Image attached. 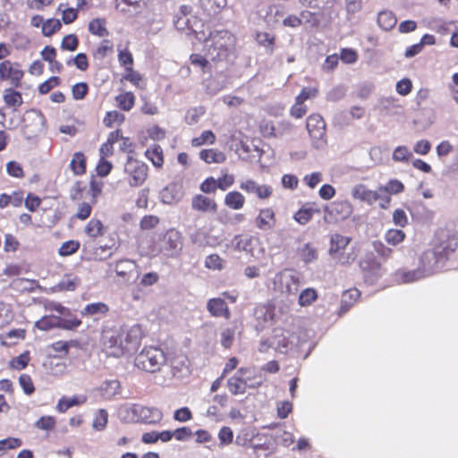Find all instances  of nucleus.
<instances>
[{
    "label": "nucleus",
    "mask_w": 458,
    "mask_h": 458,
    "mask_svg": "<svg viewBox=\"0 0 458 458\" xmlns=\"http://www.w3.org/2000/svg\"><path fill=\"white\" fill-rule=\"evenodd\" d=\"M133 329L127 331L124 328H106L102 333V346L108 356L120 357L129 351V345L135 342L132 336Z\"/></svg>",
    "instance_id": "1"
},
{
    "label": "nucleus",
    "mask_w": 458,
    "mask_h": 458,
    "mask_svg": "<svg viewBox=\"0 0 458 458\" xmlns=\"http://www.w3.org/2000/svg\"><path fill=\"white\" fill-rule=\"evenodd\" d=\"M273 437L271 435L259 432L257 428L247 427L242 428L236 436V445L243 447H251L258 450H273Z\"/></svg>",
    "instance_id": "2"
},
{
    "label": "nucleus",
    "mask_w": 458,
    "mask_h": 458,
    "mask_svg": "<svg viewBox=\"0 0 458 458\" xmlns=\"http://www.w3.org/2000/svg\"><path fill=\"white\" fill-rule=\"evenodd\" d=\"M121 412L123 419L128 422L157 424L163 419V413L159 409L140 404L125 406Z\"/></svg>",
    "instance_id": "3"
},
{
    "label": "nucleus",
    "mask_w": 458,
    "mask_h": 458,
    "mask_svg": "<svg viewBox=\"0 0 458 458\" xmlns=\"http://www.w3.org/2000/svg\"><path fill=\"white\" fill-rule=\"evenodd\" d=\"M234 42V37L227 30L212 32L207 39L208 55L213 60H222L233 50Z\"/></svg>",
    "instance_id": "4"
},
{
    "label": "nucleus",
    "mask_w": 458,
    "mask_h": 458,
    "mask_svg": "<svg viewBox=\"0 0 458 458\" xmlns=\"http://www.w3.org/2000/svg\"><path fill=\"white\" fill-rule=\"evenodd\" d=\"M300 288L298 274L292 269H284L273 278V290L284 297L295 296Z\"/></svg>",
    "instance_id": "5"
},
{
    "label": "nucleus",
    "mask_w": 458,
    "mask_h": 458,
    "mask_svg": "<svg viewBox=\"0 0 458 458\" xmlns=\"http://www.w3.org/2000/svg\"><path fill=\"white\" fill-rule=\"evenodd\" d=\"M165 361L164 352L154 347L143 349L134 359V364L137 368L150 373L159 370Z\"/></svg>",
    "instance_id": "6"
},
{
    "label": "nucleus",
    "mask_w": 458,
    "mask_h": 458,
    "mask_svg": "<svg viewBox=\"0 0 458 458\" xmlns=\"http://www.w3.org/2000/svg\"><path fill=\"white\" fill-rule=\"evenodd\" d=\"M306 128L313 147L318 149L324 148L327 145V139L326 123L323 117L318 114H310L307 118Z\"/></svg>",
    "instance_id": "7"
},
{
    "label": "nucleus",
    "mask_w": 458,
    "mask_h": 458,
    "mask_svg": "<svg viewBox=\"0 0 458 458\" xmlns=\"http://www.w3.org/2000/svg\"><path fill=\"white\" fill-rule=\"evenodd\" d=\"M450 250L443 245L436 246L423 253L420 258V263L423 267L424 275L431 274L440 267V265L447 259Z\"/></svg>",
    "instance_id": "8"
},
{
    "label": "nucleus",
    "mask_w": 458,
    "mask_h": 458,
    "mask_svg": "<svg viewBox=\"0 0 458 458\" xmlns=\"http://www.w3.org/2000/svg\"><path fill=\"white\" fill-rule=\"evenodd\" d=\"M182 235L174 229L168 230L159 244V252L165 258H176L182 249Z\"/></svg>",
    "instance_id": "9"
},
{
    "label": "nucleus",
    "mask_w": 458,
    "mask_h": 458,
    "mask_svg": "<svg viewBox=\"0 0 458 458\" xmlns=\"http://www.w3.org/2000/svg\"><path fill=\"white\" fill-rule=\"evenodd\" d=\"M232 246L235 250L246 252L255 259H259L265 252L259 239L249 235L234 236L232 240Z\"/></svg>",
    "instance_id": "10"
},
{
    "label": "nucleus",
    "mask_w": 458,
    "mask_h": 458,
    "mask_svg": "<svg viewBox=\"0 0 458 458\" xmlns=\"http://www.w3.org/2000/svg\"><path fill=\"white\" fill-rule=\"evenodd\" d=\"M331 245L329 249L330 255L336 259L339 263L344 265L352 262L355 259L353 251L344 253V250L350 243V238L341 235L334 234L330 240Z\"/></svg>",
    "instance_id": "11"
},
{
    "label": "nucleus",
    "mask_w": 458,
    "mask_h": 458,
    "mask_svg": "<svg viewBox=\"0 0 458 458\" xmlns=\"http://www.w3.org/2000/svg\"><path fill=\"white\" fill-rule=\"evenodd\" d=\"M124 172L129 176V184L133 187L141 185L148 176V166L145 163L128 157L124 165Z\"/></svg>",
    "instance_id": "12"
},
{
    "label": "nucleus",
    "mask_w": 458,
    "mask_h": 458,
    "mask_svg": "<svg viewBox=\"0 0 458 458\" xmlns=\"http://www.w3.org/2000/svg\"><path fill=\"white\" fill-rule=\"evenodd\" d=\"M249 372V369H240L235 376L228 379L227 386L233 394H244L247 388L255 389L261 386V379L249 383V377H246Z\"/></svg>",
    "instance_id": "13"
},
{
    "label": "nucleus",
    "mask_w": 458,
    "mask_h": 458,
    "mask_svg": "<svg viewBox=\"0 0 458 458\" xmlns=\"http://www.w3.org/2000/svg\"><path fill=\"white\" fill-rule=\"evenodd\" d=\"M239 188L249 195L259 199H267L273 194V187L268 184H260L251 178H244L240 181Z\"/></svg>",
    "instance_id": "14"
},
{
    "label": "nucleus",
    "mask_w": 458,
    "mask_h": 458,
    "mask_svg": "<svg viewBox=\"0 0 458 458\" xmlns=\"http://www.w3.org/2000/svg\"><path fill=\"white\" fill-rule=\"evenodd\" d=\"M24 75L20 64L9 60L0 63V79L9 81L13 87H19Z\"/></svg>",
    "instance_id": "15"
},
{
    "label": "nucleus",
    "mask_w": 458,
    "mask_h": 458,
    "mask_svg": "<svg viewBox=\"0 0 458 458\" xmlns=\"http://www.w3.org/2000/svg\"><path fill=\"white\" fill-rule=\"evenodd\" d=\"M110 247L106 245L97 246L92 241H87L83 243L82 251L85 258L89 260H103L109 257L110 254H106V250Z\"/></svg>",
    "instance_id": "16"
},
{
    "label": "nucleus",
    "mask_w": 458,
    "mask_h": 458,
    "mask_svg": "<svg viewBox=\"0 0 458 458\" xmlns=\"http://www.w3.org/2000/svg\"><path fill=\"white\" fill-rule=\"evenodd\" d=\"M256 226L261 231H268L275 227L276 214L270 208H261L255 218Z\"/></svg>",
    "instance_id": "17"
},
{
    "label": "nucleus",
    "mask_w": 458,
    "mask_h": 458,
    "mask_svg": "<svg viewBox=\"0 0 458 458\" xmlns=\"http://www.w3.org/2000/svg\"><path fill=\"white\" fill-rule=\"evenodd\" d=\"M351 195L352 199L365 202L368 205H373L378 198L375 191L368 189L367 186L362 183L352 186Z\"/></svg>",
    "instance_id": "18"
},
{
    "label": "nucleus",
    "mask_w": 458,
    "mask_h": 458,
    "mask_svg": "<svg viewBox=\"0 0 458 458\" xmlns=\"http://www.w3.org/2000/svg\"><path fill=\"white\" fill-rule=\"evenodd\" d=\"M191 208L200 212H216L217 205L216 201L201 194L194 196L191 199Z\"/></svg>",
    "instance_id": "19"
},
{
    "label": "nucleus",
    "mask_w": 458,
    "mask_h": 458,
    "mask_svg": "<svg viewBox=\"0 0 458 458\" xmlns=\"http://www.w3.org/2000/svg\"><path fill=\"white\" fill-rule=\"evenodd\" d=\"M96 391L104 400H111L120 393V382L116 379L104 381Z\"/></svg>",
    "instance_id": "20"
},
{
    "label": "nucleus",
    "mask_w": 458,
    "mask_h": 458,
    "mask_svg": "<svg viewBox=\"0 0 458 458\" xmlns=\"http://www.w3.org/2000/svg\"><path fill=\"white\" fill-rule=\"evenodd\" d=\"M191 242L199 247L216 246L218 244V238L209 234L204 229H198L191 235Z\"/></svg>",
    "instance_id": "21"
},
{
    "label": "nucleus",
    "mask_w": 458,
    "mask_h": 458,
    "mask_svg": "<svg viewBox=\"0 0 458 458\" xmlns=\"http://www.w3.org/2000/svg\"><path fill=\"white\" fill-rule=\"evenodd\" d=\"M289 333L283 329H275L273 335L271 336L274 350L280 352H287L289 345L292 344V341L289 339Z\"/></svg>",
    "instance_id": "22"
},
{
    "label": "nucleus",
    "mask_w": 458,
    "mask_h": 458,
    "mask_svg": "<svg viewBox=\"0 0 458 458\" xmlns=\"http://www.w3.org/2000/svg\"><path fill=\"white\" fill-rule=\"evenodd\" d=\"M182 198V194L175 184L167 185L159 193V199L164 204L173 205L178 203Z\"/></svg>",
    "instance_id": "23"
},
{
    "label": "nucleus",
    "mask_w": 458,
    "mask_h": 458,
    "mask_svg": "<svg viewBox=\"0 0 458 458\" xmlns=\"http://www.w3.org/2000/svg\"><path fill=\"white\" fill-rule=\"evenodd\" d=\"M207 309L214 317L230 318V311L225 301L220 298H213L208 301Z\"/></svg>",
    "instance_id": "24"
},
{
    "label": "nucleus",
    "mask_w": 458,
    "mask_h": 458,
    "mask_svg": "<svg viewBox=\"0 0 458 458\" xmlns=\"http://www.w3.org/2000/svg\"><path fill=\"white\" fill-rule=\"evenodd\" d=\"M87 402V395L85 394H77L73 395L72 397H62L56 405V410L64 413L68 409L73 407V406H79L81 404H84Z\"/></svg>",
    "instance_id": "25"
},
{
    "label": "nucleus",
    "mask_w": 458,
    "mask_h": 458,
    "mask_svg": "<svg viewBox=\"0 0 458 458\" xmlns=\"http://www.w3.org/2000/svg\"><path fill=\"white\" fill-rule=\"evenodd\" d=\"M109 267L114 268L118 276L125 277L136 271L137 265L133 260L124 259L114 264H109Z\"/></svg>",
    "instance_id": "26"
},
{
    "label": "nucleus",
    "mask_w": 458,
    "mask_h": 458,
    "mask_svg": "<svg viewBox=\"0 0 458 458\" xmlns=\"http://www.w3.org/2000/svg\"><path fill=\"white\" fill-rule=\"evenodd\" d=\"M329 212L336 215L337 219H344L352 214V206L348 200L335 201Z\"/></svg>",
    "instance_id": "27"
},
{
    "label": "nucleus",
    "mask_w": 458,
    "mask_h": 458,
    "mask_svg": "<svg viewBox=\"0 0 458 458\" xmlns=\"http://www.w3.org/2000/svg\"><path fill=\"white\" fill-rule=\"evenodd\" d=\"M199 157L207 164H221L225 161V155L218 149H203L199 152Z\"/></svg>",
    "instance_id": "28"
},
{
    "label": "nucleus",
    "mask_w": 458,
    "mask_h": 458,
    "mask_svg": "<svg viewBox=\"0 0 458 458\" xmlns=\"http://www.w3.org/2000/svg\"><path fill=\"white\" fill-rule=\"evenodd\" d=\"M225 204L231 209L239 210L245 204V197L240 191H230L225 196Z\"/></svg>",
    "instance_id": "29"
},
{
    "label": "nucleus",
    "mask_w": 458,
    "mask_h": 458,
    "mask_svg": "<svg viewBox=\"0 0 458 458\" xmlns=\"http://www.w3.org/2000/svg\"><path fill=\"white\" fill-rule=\"evenodd\" d=\"M25 337V330L21 328L13 329L6 334L0 335V344L4 346L14 345L19 340Z\"/></svg>",
    "instance_id": "30"
},
{
    "label": "nucleus",
    "mask_w": 458,
    "mask_h": 458,
    "mask_svg": "<svg viewBox=\"0 0 458 458\" xmlns=\"http://www.w3.org/2000/svg\"><path fill=\"white\" fill-rule=\"evenodd\" d=\"M62 318L57 316H44L39 320L35 322L34 327L42 331H48L50 329L60 327Z\"/></svg>",
    "instance_id": "31"
},
{
    "label": "nucleus",
    "mask_w": 458,
    "mask_h": 458,
    "mask_svg": "<svg viewBox=\"0 0 458 458\" xmlns=\"http://www.w3.org/2000/svg\"><path fill=\"white\" fill-rule=\"evenodd\" d=\"M396 22L397 19L390 11L380 12L377 15V24L384 30H392Z\"/></svg>",
    "instance_id": "32"
},
{
    "label": "nucleus",
    "mask_w": 458,
    "mask_h": 458,
    "mask_svg": "<svg viewBox=\"0 0 458 458\" xmlns=\"http://www.w3.org/2000/svg\"><path fill=\"white\" fill-rule=\"evenodd\" d=\"M146 157L151 161L154 166L161 167L164 163L163 151L160 146L154 144L145 152Z\"/></svg>",
    "instance_id": "33"
},
{
    "label": "nucleus",
    "mask_w": 458,
    "mask_h": 458,
    "mask_svg": "<svg viewBox=\"0 0 458 458\" xmlns=\"http://www.w3.org/2000/svg\"><path fill=\"white\" fill-rule=\"evenodd\" d=\"M84 233L90 238L104 234V225L99 219L92 218L84 227Z\"/></svg>",
    "instance_id": "34"
},
{
    "label": "nucleus",
    "mask_w": 458,
    "mask_h": 458,
    "mask_svg": "<svg viewBox=\"0 0 458 458\" xmlns=\"http://www.w3.org/2000/svg\"><path fill=\"white\" fill-rule=\"evenodd\" d=\"M89 30L91 34L101 38L106 37L109 34L106 29V21L102 18L93 19L89 23Z\"/></svg>",
    "instance_id": "35"
},
{
    "label": "nucleus",
    "mask_w": 458,
    "mask_h": 458,
    "mask_svg": "<svg viewBox=\"0 0 458 458\" xmlns=\"http://www.w3.org/2000/svg\"><path fill=\"white\" fill-rule=\"evenodd\" d=\"M70 167L75 175H81L86 171V158L83 153L76 152L73 154L70 163Z\"/></svg>",
    "instance_id": "36"
},
{
    "label": "nucleus",
    "mask_w": 458,
    "mask_h": 458,
    "mask_svg": "<svg viewBox=\"0 0 458 458\" xmlns=\"http://www.w3.org/2000/svg\"><path fill=\"white\" fill-rule=\"evenodd\" d=\"M406 235L401 229H388L384 235L386 243L392 246H397L403 242Z\"/></svg>",
    "instance_id": "37"
},
{
    "label": "nucleus",
    "mask_w": 458,
    "mask_h": 458,
    "mask_svg": "<svg viewBox=\"0 0 458 458\" xmlns=\"http://www.w3.org/2000/svg\"><path fill=\"white\" fill-rule=\"evenodd\" d=\"M403 183L397 179H391L385 185L379 186V191H384L389 195H396L403 192Z\"/></svg>",
    "instance_id": "38"
},
{
    "label": "nucleus",
    "mask_w": 458,
    "mask_h": 458,
    "mask_svg": "<svg viewBox=\"0 0 458 458\" xmlns=\"http://www.w3.org/2000/svg\"><path fill=\"white\" fill-rule=\"evenodd\" d=\"M109 310L108 306L104 302H94L86 305L81 311V315H105Z\"/></svg>",
    "instance_id": "39"
},
{
    "label": "nucleus",
    "mask_w": 458,
    "mask_h": 458,
    "mask_svg": "<svg viewBox=\"0 0 458 458\" xmlns=\"http://www.w3.org/2000/svg\"><path fill=\"white\" fill-rule=\"evenodd\" d=\"M116 102L119 107L124 111H130L135 102V97L131 92H124L116 97Z\"/></svg>",
    "instance_id": "40"
},
{
    "label": "nucleus",
    "mask_w": 458,
    "mask_h": 458,
    "mask_svg": "<svg viewBox=\"0 0 458 458\" xmlns=\"http://www.w3.org/2000/svg\"><path fill=\"white\" fill-rule=\"evenodd\" d=\"M412 157L411 151L406 146L396 147L392 155V158L395 162L407 163Z\"/></svg>",
    "instance_id": "41"
},
{
    "label": "nucleus",
    "mask_w": 458,
    "mask_h": 458,
    "mask_svg": "<svg viewBox=\"0 0 458 458\" xmlns=\"http://www.w3.org/2000/svg\"><path fill=\"white\" fill-rule=\"evenodd\" d=\"M4 100L7 106H18L22 104V98L21 93L12 89H7L4 91Z\"/></svg>",
    "instance_id": "42"
},
{
    "label": "nucleus",
    "mask_w": 458,
    "mask_h": 458,
    "mask_svg": "<svg viewBox=\"0 0 458 458\" xmlns=\"http://www.w3.org/2000/svg\"><path fill=\"white\" fill-rule=\"evenodd\" d=\"M318 298V294L315 289L306 288L301 292L298 299V303L302 306H309Z\"/></svg>",
    "instance_id": "43"
},
{
    "label": "nucleus",
    "mask_w": 458,
    "mask_h": 458,
    "mask_svg": "<svg viewBox=\"0 0 458 458\" xmlns=\"http://www.w3.org/2000/svg\"><path fill=\"white\" fill-rule=\"evenodd\" d=\"M173 376L175 377H184L189 372V368L184 358L174 359L172 362Z\"/></svg>",
    "instance_id": "44"
},
{
    "label": "nucleus",
    "mask_w": 458,
    "mask_h": 458,
    "mask_svg": "<svg viewBox=\"0 0 458 458\" xmlns=\"http://www.w3.org/2000/svg\"><path fill=\"white\" fill-rule=\"evenodd\" d=\"M108 422V413L105 409H100L97 411L93 420L92 427L98 431H102L106 428Z\"/></svg>",
    "instance_id": "45"
},
{
    "label": "nucleus",
    "mask_w": 458,
    "mask_h": 458,
    "mask_svg": "<svg viewBox=\"0 0 458 458\" xmlns=\"http://www.w3.org/2000/svg\"><path fill=\"white\" fill-rule=\"evenodd\" d=\"M360 295L358 289H350L344 292L342 297V310L345 311Z\"/></svg>",
    "instance_id": "46"
},
{
    "label": "nucleus",
    "mask_w": 458,
    "mask_h": 458,
    "mask_svg": "<svg viewBox=\"0 0 458 458\" xmlns=\"http://www.w3.org/2000/svg\"><path fill=\"white\" fill-rule=\"evenodd\" d=\"M215 134L211 131L208 130L204 131L199 137L193 138L191 140V145L193 147H199L206 143L213 144L215 142Z\"/></svg>",
    "instance_id": "47"
},
{
    "label": "nucleus",
    "mask_w": 458,
    "mask_h": 458,
    "mask_svg": "<svg viewBox=\"0 0 458 458\" xmlns=\"http://www.w3.org/2000/svg\"><path fill=\"white\" fill-rule=\"evenodd\" d=\"M62 27L61 21L57 19L47 20L42 28V34L46 37H49L58 31Z\"/></svg>",
    "instance_id": "48"
},
{
    "label": "nucleus",
    "mask_w": 458,
    "mask_h": 458,
    "mask_svg": "<svg viewBox=\"0 0 458 458\" xmlns=\"http://www.w3.org/2000/svg\"><path fill=\"white\" fill-rule=\"evenodd\" d=\"M80 248L78 241H67L62 243L59 248L58 253L60 256L66 257L75 253Z\"/></svg>",
    "instance_id": "49"
},
{
    "label": "nucleus",
    "mask_w": 458,
    "mask_h": 458,
    "mask_svg": "<svg viewBox=\"0 0 458 458\" xmlns=\"http://www.w3.org/2000/svg\"><path fill=\"white\" fill-rule=\"evenodd\" d=\"M124 119V115L120 112L110 111L106 113L103 122L106 126L113 127L114 124H121Z\"/></svg>",
    "instance_id": "50"
},
{
    "label": "nucleus",
    "mask_w": 458,
    "mask_h": 458,
    "mask_svg": "<svg viewBox=\"0 0 458 458\" xmlns=\"http://www.w3.org/2000/svg\"><path fill=\"white\" fill-rule=\"evenodd\" d=\"M202 6L209 13H218L226 5V0H200Z\"/></svg>",
    "instance_id": "51"
},
{
    "label": "nucleus",
    "mask_w": 458,
    "mask_h": 458,
    "mask_svg": "<svg viewBox=\"0 0 458 458\" xmlns=\"http://www.w3.org/2000/svg\"><path fill=\"white\" fill-rule=\"evenodd\" d=\"M318 95V89L317 87H305L301 89L300 94L295 98L297 101L304 104L306 100L313 99Z\"/></svg>",
    "instance_id": "52"
},
{
    "label": "nucleus",
    "mask_w": 458,
    "mask_h": 458,
    "mask_svg": "<svg viewBox=\"0 0 458 458\" xmlns=\"http://www.w3.org/2000/svg\"><path fill=\"white\" fill-rule=\"evenodd\" d=\"M22 445L21 439L18 437H7L0 440V452L16 449Z\"/></svg>",
    "instance_id": "53"
},
{
    "label": "nucleus",
    "mask_w": 458,
    "mask_h": 458,
    "mask_svg": "<svg viewBox=\"0 0 458 458\" xmlns=\"http://www.w3.org/2000/svg\"><path fill=\"white\" fill-rule=\"evenodd\" d=\"M301 256L304 262L309 263L315 260L318 254L316 249L311 244L306 243L301 249Z\"/></svg>",
    "instance_id": "54"
},
{
    "label": "nucleus",
    "mask_w": 458,
    "mask_h": 458,
    "mask_svg": "<svg viewBox=\"0 0 458 458\" xmlns=\"http://www.w3.org/2000/svg\"><path fill=\"white\" fill-rule=\"evenodd\" d=\"M19 384L22 388L24 394L30 395L34 393L35 387L31 377L27 374H22L19 377Z\"/></svg>",
    "instance_id": "55"
},
{
    "label": "nucleus",
    "mask_w": 458,
    "mask_h": 458,
    "mask_svg": "<svg viewBox=\"0 0 458 458\" xmlns=\"http://www.w3.org/2000/svg\"><path fill=\"white\" fill-rule=\"evenodd\" d=\"M63 7H64L63 4H61L58 6V11H62V13H63L62 21L65 24H70V23L73 22L78 16L77 9L76 8H64V9Z\"/></svg>",
    "instance_id": "56"
},
{
    "label": "nucleus",
    "mask_w": 458,
    "mask_h": 458,
    "mask_svg": "<svg viewBox=\"0 0 458 458\" xmlns=\"http://www.w3.org/2000/svg\"><path fill=\"white\" fill-rule=\"evenodd\" d=\"M6 172L10 176L15 178L24 177V173L21 165L16 161H10L6 164Z\"/></svg>",
    "instance_id": "57"
},
{
    "label": "nucleus",
    "mask_w": 458,
    "mask_h": 458,
    "mask_svg": "<svg viewBox=\"0 0 458 458\" xmlns=\"http://www.w3.org/2000/svg\"><path fill=\"white\" fill-rule=\"evenodd\" d=\"M128 72H129L126 75H124L123 79L129 81L137 88L143 89L145 88V83L142 80L141 75L139 72L133 71L132 69L128 70Z\"/></svg>",
    "instance_id": "58"
},
{
    "label": "nucleus",
    "mask_w": 458,
    "mask_h": 458,
    "mask_svg": "<svg viewBox=\"0 0 458 458\" xmlns=\"http://www.w3.org/2000/svg\"><path fill=\"white\" fill-rule=\"evenodd\" d=\"M307 111H308L307 106L295 99L294 104L292 106V107L290 109V114H291V116H293L296 119H301L306 114Z\"/></svg>",
    "instance_id": "59"
},
{
    "label": "nucleus",
    "mask_w": 458,
    "mask_h": 458,
    "mask_svg": "<svg viewBox=\"0 0 458 458\" xmlns=\"http://www.w3.org/2000/svg\"><path fill=\"white\" fill-rule=\"evenodd\" d=\"M312 216L313 212L311 209L301 208L294 214L293 218L297 223L301 225H306L308 222L310 221Z\"/></svg>",
    "instance_id": "60"
},
{
    "label": "nucleus",
    "mask_w": 458,
    "mask_h": 458,
    "mask_svg": "<svg viewBox=\"0 0 458 458\" xmlns=\"http://www.w3.org/2000/svg\"><path fill=\"white\" fill-rule=\"evenodd\" d=\"M79 44V40L74 34H69L65 36L61 44V47L64 50L75 51Z\"/></svg>",
    "instance_id": "61"
},
{
    "label": "nucleus",
    "mask_w": 458,
    "mask_h": 458,
    "mask_svg": "<svg viewBox=\"0 0 458 458\" xmlns=\"http://www.w3.org/2000/svg\"><path fill=\"white\" fill-rule=\"evenodd\" d=\"M205 266L209 269L220 270L223 267V259L217 254H211L206 258Z\"/></svg>",
    "instance_id": "62"
},
{
    "label": "nucleus",
    "mask_w": 458,
    "mask_h": 458,
    "mask_svg": "<svg viewBox=\"0 0 458 458\" xmlns=\"http://www.w3.org/2000/svg\"><path fill=\"white\" fill-rule=\"evenodd\" d=\"M30 361V355H29V352H25L21 354H20L19 356H17L16 358H14L13 360H12L11 361V367L15 369H23L29 363Z\"/></svg>",
    "instance_id": "63"
},
{
    "label": "nucleus",
    "mask_w": 458,
    "mask_h": 458,
    "mask_svg": "<svg viewBox=\"0 0 458 458\" xmlns=\"http://www.w3.org/2000/svg\"><path fill=\"white\" fill-rule=\"evenodd\" d=\"M220 445H227L233 442V433L229 427H223L218 432Z\"/></svg>",
    "instance_id": "64"
}]
</instances>
